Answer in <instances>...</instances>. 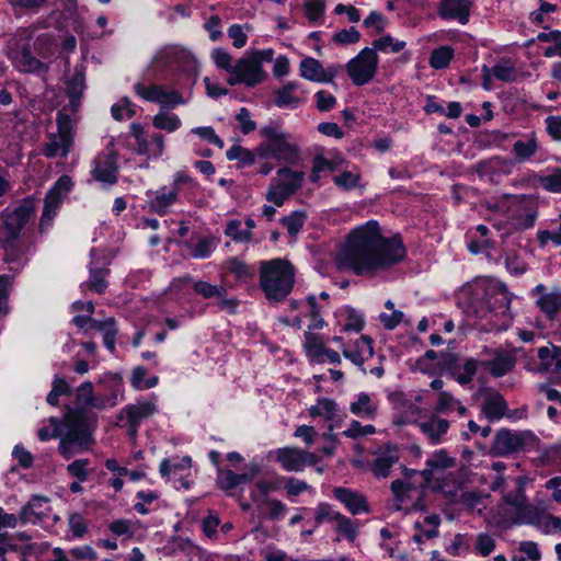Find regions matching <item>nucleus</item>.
Listing matches in <instances>:
<instances>
[{"instance_id": "obj_1", "label": "nucleus", "mask_w": 561, "mask_h": 561, "mask_svg": "<svg viewBox=\"0 0 561 561\" xmlns=\"http://www.w3.org/2000/svg\"><path fill=\"white\" fill-rule=\"evenodd\" d=\"M404 255L405 248L402 241L397 237L383 238L378 224L370 221L351 232L336 262L341 270L366 275L398 263Z\"/></svg>"}, {"instance_id": "obj_2", "label": "nucleus", "mask_w": 561, "mask_h": 561, "mask_svg": "<svg viewBox=\"0 0 561 561\" xmlns=\"http://www.w3.org/2000/svg\"><path fill=\"white\" fill-rule=\"evenodd\" d=\"M294 283L295 270L289 261L274 259L261 263L260 286L270 302L284 300L291 293Z\"/></svg>"}, {"instance_id": "obj_3", "label": "nucleus", "mask_w": 561, "mask_h": 561, "mask_svg": "<svg viewBox=\"0 0 561 561\" xmlns=\"http://www.w3.org/2000/svg\"><path fill=\"white\" fill-rule=\"evenodd\" d=\"M34 203L24 198L15 208H5L0 213V243L7 252L11 251L21 230L34 214Z\"/></svg>"}, {"instance_id": "obj_4", "label": "nucleus", "mask_w": 561, "mask_h": 561, "mask_svg": "<svg viewBox=\"0 0 561 561\" xmlns=\"http://www.w3.org/2000/svg\"><path fill=\"white\" fill-rule=\"evenodd\" d=\"M262 137L265 138L256 148L257 157L267 159L273 157L286 163H296L300 158L299 149L296 145L288 141V136L282 133L275 126H266L261 129Z\"/></svg>"}, {"instance_id": "obj_5", "label": "nucleus", "mask_w": 561, "mask_h": 561, "mask_svg": "<svg viewBox=\"0 0 561 561\" xmlns=\"http://www.w3.org/2000/svg\"><path fill=\"white\" fill-rule=\"evenodd\" d=\"M64 422L68 431L60 439L59 451L66 459H70L78 451L77 447L87 448L92 443V438L87 426L83 425L82 415L69 405H65Z\"/></svg>"}, {"instance_id": "obj_6", "label": "nucleus", "mask_w": 561, "mask_h": 561, "mask_svg": "<svg viewBox=\"0 0 561 561\" xmlns=\"http://www.w3.org/2000/svg\"><path fill=\"white\" fill-rule=\"evenodd\" d=\"M57 127V135H51L43 148L47 158L67 157L73 144V122L65 112L58 113Z\"/></svg>"}, {"instance_id": "obj_7", "label": "nucleus", "mask_w": 561, "mask_h": 561, "mask_svg": "<svg viewBox=\"0 0 561 561\" xmlns=\"http://www.w3.org/2000/svg\"><path fill=\"white\" fill-rule=\"evenodd\" d=\"M378 69V56L374 48L366 47L346 64V71L355 85L368 83Z\"/></svg>"}, {"instance_id": "obj_8", "label": "nucleus", "mask_w": 561, "mask_h": 561, "mask_svg": "<svg viewBox=\"0 0 561 561\" xmlns=\"http://www.w3.org/2000/svg\"><path fill=\"white\" fill-rule=\"evenodd\" d=\"M266 78V73L259 65L257 59H253L250 54L240 58L233 66L231 75L227 78L230 85L244 84L253 88L260 84Z\"/></svg>"}, {"instance_id": "obj_9", "label": "nucleus", "mask_w": 561, "mask_h": 561, "mask_svg": "<svg viewBox=\"0 0 561 561\" xmlns=\"http://www.w3.org/2000/svg\"><path fill=\"white\" fill-rule=\"evenodd\" d=\"M72 187V180L68 175L58 179L55 185L48 191L44 202V209L39 221V229L44 231L53 221L62 199Z\"/></svg>"}, {"instance_id": "obj_10", "label": "nucleus", "mask_w": 561, "mask_h": 561, "mask_svg": "<svg viewBox=\"0 0 561 561\" xmlns=\"http://www.w3.org/2000/svg\"><path fill=\"white\" fill-rule=\"evenodd\" d=\"M529 437L530 434L528 432H515L508 428H501L493 438L491 454L505 457L519 453L524 449Z\"/></svg>"}, {"instance_id": "obj_11", "label": "nucleus", "mask_w": 561, "mask_h": 561, "mask_svg": "<svg viewBox=\"0 0 561 561\" xmlns=\"http://www.w3.org/2000/svg\"><path fill=\"white\" fill-rule=\"evenodd\" d=\"M511 298L505 287L499 283L490 284L484 293L482 306L477 313L484 318L488 313L505 314L510 309Z\"/></svg>"}, {"instance_id": "obj_12", "label": "nucleus", "mask_w": 561, "mask_h": 561, "mask_svg": "<svg viewBox=\"0 0 561 561\" xmlns=\"http://www.w3.org/2000/svg\"><path fill=\"white\" fill-rule=\"evenodd\" d=\"M276 459L286 471H302L309 465H316L319 458L313 453L285 447L276 451Z\"/></svg>"}, {"instance_id": "obj_13", "label": "nucleus", "mask_w": 561, "mask_h": 561, "mask_svg": "<svg viewBox=\"0 0 561 561\" xmlns=\"http://www.w3.org/2000/svg\"><path fill=\"white\" fill-rule=\"evenodd\" d=\"M154 60L164 67L182 71H190L195 68V60L192 54L179 46L164 47L157 54Z\"/></svg>"}, {"instance_id": "obj_14", "label": "nucleus", "mask_w": 561, "mask_h": 561, "mask_svg": "<svg viewBox=\"0 0 561 561\" xmlns=\"http://www.w3.org/2000/svg\"><path fill=\"white\" fill-rule=\"evenodd\" d=\"M93 178L102 183L113 185L117 182L116 153L102 152L94 161Z\"/></svg>"}, {"instance_id": "obj_15", "label": "nucleus", "mask_w": 561, "mask_h": 561, "mask_svg": "<svg viewBox=\"0 0 561 561\" xmlns=\"http://www.w3.org/2000/svg\"><path fill=\"white\" fill-rule=\"evenodd\" d=\"M471 7L470 0H442L438 14L443 19H456L465 25L469 21Z\"/></svg>"}, {"instance_id": "obj_16", "label": "nucleus", "mask_w": 561, "mask_h": 561, "mask_svg": "<svg viewBox=\"0 0 561 561\" xmlns=\"http://www.w3.org/2000/svg\"><path fill=\"white\" fill-rule=\"evenodd\" d=\"M49 500L44 496L35 495L22 507L20 519L23 523H37L48 516L50 511L48 506Z\"/></svg>"}, {"instance_id": "obj_17", "label": "nucleus", "mask_w": 561, "mask_h": 561, "mask_svg": "<svg viewBox=\"0 0 561 561\" xmlns=\"http://www.w3.org/2000/svg\"><path fill=\"white\" fill-rule=\"evenodd\" d=\"M535 293L539 295L537 306L549 319H553L561 311V291L553 289L547 293L543 285H538Z\"/></svg>"}, {"instance_id": "obj_18", "label": "nucleus", "mask_w": 561, "mask_h": 561, "mask_svg": "<svg viewBox=\"0 0 561 561\" xmlns=\"http://www.w3.org/2000/svg\"><path fill=\"white\" fill-rule=\"evenodd\" d=\"M440 520L439 515L431 514L425 516L422 520L415 522V534L412 536L413 541L417 545H422L425 540L436 538L438 536Z\"/></svg>"}, {"instance_id": "obj_19", "label": "nucleus", "mask_w": 561, "mask_h": 561, "mask_svg": "<svg viewBox=\"0 0 561 561\" xmlns=\"http://www.w3.org/2000/svg\"><path fill=\"white\" fill-rule=\"evenodd\" d=\"M333 494L353 515L369 512L366 499L357 492L345 488H335Z\"/></svg>"}, {"instance_id": "obj_20", "label": "nucleus", "mask_w": 561, "mask_h": 561, "mask_svg": "<svg viewBox=\"0 0 561 561\" xmlns=\"http://www.w3.org/2000/svg\"><path fill=\"white\" fill-rule=\"evenodd\" d=\"M399 460V451L396 446H387L374 460L371 471L377 478H386L391 467Z\"/></svg>"}, {"instance_id": "obj_21", "label": "nucleus", "mask_w": 561, "mask_h": 561, "mask_svg": "<svg viewBox=\"0 0 561 561\" xmlns=\"http://www.w3.org/2000/svg\"><path fill=\"white\" fill-rule=\"evenodd\" d=\"M420 431L428 438L432 444H438L443 435L449 428V422L436 415L431 416L428 420L420 422Z\"/></svg>"}, {"instance_id": "obj_22", "label": "nucleus", "mask_w": 561, "mask_h": 561, "mask_svg": "<svg viewBox=\"0 0 561 561\" xmlns=\"http://www.w3.org/2000/svg\"><path fill=\"white\" fill-rule=\"evenodd\" d=\"M508 407L504 397L499 392L488 394L482 403V411L491 421L502 419Z\"/></svg>"}, {"instance_id": "obj_23", "label": "nucleus", "mask_w": 561, "mask_h": 561, "mask_svg": "<svg viewBox=\"0 0 561 561\" xmlns=\"http://www.w3.org/2000/svg\"><path fill=\"white\" fill-rule=\"evenodd\" d=\"M482 365L490 369L494 377H502L515 366V357L506 352L496 351L491 360L483 362Z\"/></svg>"}, {"instance_id": "obj_24", "label": "nucleus", "mask_w": 561, "mask_h": 561, "mask_svg": "<svg viewBox=\"0 0 561 561\" xmlns=\"http://www.w3.org/2000/svg\"><path fill=\"white\" fill-rule=\"evenodd\" d=\"M343 355L357 366H362L365 362V355L371 357L374 355L373 341L367 335H362L355 342L354 350H343Z\"/></svg>"}, {"instance_id": "obj_25", "label": "nucleus", "mask_w": 561, "mask_h": 561, "mask_svg": "<svg viewBox=\"0 0 561 561\" xmlns=\"http://www.w3.org/2000/svg\"><path fill=\"white\" fill-rule=\"evenodd\" d=\"M13 62L20 71L35 72L43 68V64L32 55L27 45L13 53Z\"/></svg>"}, {"instance_id": "obj_26", "label": "nucleus", "mask_w": 561, "mask_h": 561, "mask_svg": "<svg viewBox=\"0 0 561 561\" xmlns=\"http://www.w3.org/2000/svg\"><path fill=\"white\" fill-rule=\"evenodd\" d=\"M278 185L290 194L296 193L302 184L305 173L289 168H282L277 171Z\"/></svg>"}, {"instance_id": "obj_27", "label": "nucleus", "mask_w": 561, "mask_h": 561, "mask_svg": "<svg viewBox=\"0 0 561 561\" xmlns=\"http://www.w3.org/2000/svg\"><path fill=\"white\" fill-rule=\"evenodd\" d=\"M332 524L333 529L350 542H354L357 538L358 525L345 515L339 513L336 516H334Z\"/></svg>"}, {"instance_id": "obj_28", "label": "nucleus", "mask_w": 561, "mask_h": 561, "mask_svg": "<svg viewBox=\"0 0 561 561\" xmlns=\"http://www.w3.org/2000/svg\"><path fill=\"white\" fill-rule=\"evenodd\" d=\"M156 405L151 402H139L137 404L127 405L123 412L126 414L128 423H140L154 414Z\"/></svg>"}, {"instance_id": "obj_29", "label": "nucleus", "mask_w": 561, "mask_h": 561, "mask_svg": "<svg viewBox=\"0 0 561 561\" xmlns=\"http://www.w3.org/2000/svg\"><path fill=\"white\" fill-rule=\"evenodd\" d=\"M506 167H511L510 161L494 157L489 160L479 162L476 167V171L481 179H488L490 182H493L494 173L503 170Z\"/></svg>"}, {"instance_id": "obj_30", "label": "nucleus", "mask_w": 561, "mask_h": 561, "mask_svg": "<svg viewBox=\"0 0 561 561\" xmlns=\"http://www.w3.org/2000/svg\"><path fill=\"white\" fill-rule=\"evenodd\" d=\"M84 89V73L81 70H76L73 76L67 83V92L70 98V106L73 111H77L79 106V100Z\"/></svg>"}, {"instance_id": "obj_31", "label": "nucleus", "mask_w": 561, "mask_h": 561, "mask_svg": "<svg viewBox=\"0 0 561 561\" xmlns=\"http://www.w3.org/2000/svg\"><path fill=\"white\" fill-rule=\"evenodd\" d=\"M300 75L307 80L322 82L324 79V68L319 60L307 57L300 62Z\"/></svg>"}, {"instance_id": "obj_32", "label": "nucleus", "mask_w": 561, "mask_h": 561, "mask_svg": "<svg viewBox=\"0 0 561 561\" xmlns=\"http://www.w3.org/2000/svg\"><path fill=\"white\" fill-rule=\"evenodd\" d=\"M93 399V385L89 381L83 382L77 390V409L72 410L78 411L84 420V413L91 409Z\"/></svg>"}, {"instance_id": "obj_33", "label": "nucleus", "mask_w": 561, "mask_h": 561, "mask_svg": "<svg viewBox=\"0 0 561 561\" xmlns=\"http://www.w3.org/2000/svg\"><path fill=\"white\" fill-rule=\"evenodd\" d=\"M298 84L296 82H288L284 87L277 90L275 104L278 107H285L289 105H296L300 102V99L295 95Z\"/></svg>"}, {"instance_id": "obj_34", "label": "nucleus", "mask_w": 561, "mask_h": 561, "mask_svg": "<svg viewBox=\"0 0 561 561\" xmlns=\"http://www.w3.org/2000/svg\"><path fill=\"white\" fill-rule=\"evenodd\" d=\"M538 150V144L535 137H531L528 141L517 140L513 145V153L518 162L529 160L535 156Z\"/></svg>"}, {"instance_id": "obj_35", "label": "nucleus", "mask_w": 561, "mask_h": 561, "mask_svg": "<svg viewBox=\"0 0 561 561\" xmlns=\"http://www.w3.org/2000/svg\"><path fill=\"white\" fill-rule=\"evenodd\" d=\"M493 76L504 82H513L517 79V70L510 59H502L492 68Z\"/></svg>"}, {"instance_id": "obj_36", "label": "nucleus", "mask_w": 561, "mask_h": 561, "mask_svg": "<svg viewBox=\"0 0 561 561\" xmlns=\"http://www.w3.org/2000/svg\"><path fill=\"white\" fill-rule=\"evenodd\" d=\"M541 553L538 546L534 541H522L518 545L517 553L512 558V561H539Z\"/></svg>"}, {"instance_id": "obj_37", "label": "nucleus", "mask_w": 561, "mask_h": 561, "mask_svg": "<svg viewBox=\"0 0 561 561\" xmlns=\"http://www.w3.org/2000/svg\"><path fill=\"white\" fill-rule=\"evenodd\" d=\"M351 412L360 417H374L376 407L371 404L370 397L367 393H360L357 401L351 404Z\"/></svg>"}, {"instance_id": "obj_38", "label": "nucleus", "mask_w": 561, "mask_h": 561, "mask_svg": "<svg viewBox=\"0 0 561 561\" xmlns=\"http://www.w3.org/2000/svg\"><path fill=\"white\" fill-rule=\"evenodd\" d=\"M164 89L165 88L160 84H151L149 87H146L142 83L135 84V91L139 96L146 101L157 102L159 104H161L162 96H165Z\"/></svg>"}, {"instance_id": "obj_39", "label": "nucleus", "mask_w": 561, "mask_h": 561, "mask_svg": "<svg viewBox=\"0 0 561 561\" xmlns=\"http://www.w3.org/2000/svg\"><path fill=\"white\" fill-rule=\"evenodd\" d=\"M454 56V50L449 46H442L432 51L430 65L434 69L446 68Z\"/></svg>"}, {"instance_id": "obj_40", "label": "nucleus", "mask_w": 561, "mask_h": 561, "mask_svg": "<svg viewBox=\"0 0 561 561\" xmlns=\"http://www.w3.org/2000/svg\"><path fill=\"white\" fill-rule=\"evenodd\" d=\"M228 160H239L241 167L251 165L257 156L255 150L250 151L241 146H232L226 153Z\"/></svg>"}, {"instance_id": "obj_41", "label": "nucleus", "mask_w": 561, "mask_h": 561, "mask_svg": "<svg viewBox=\"0 0 561 561\" xmlns=\"http://www.w3.org/2000/svg\"><path fill=\"white\" fill-rule=\"evenodd\" d=\"M405 47V42L394 41L390 35H385L373 42L374 51L376 50L383 53H399Z\"/></svg>"}, {"instance_id": "obj_42", "label": "nucleus", "mask_w": 561, "mask_h": 561, "mask_svg": "<svg viewBox=\"0 0 561 561\" xmlns=\"http://www.w3.org/2000/svg\"><path fill=\"white\" fill-rule=\"evenodd\" d=\"M306 219V214L300 210L293 211L290 215L285 216L280 219L282 225H284L290 237H296L297 233L304 226Z\"/></svg>"}, {"instance_id": "obj_43", "label": "nucleus", "mask_w": 561, "mask_h": 561, "mask_svg": "<svg viewBox=\"0 0 561 561\" xmlns=\"http://www.w3.org/2000/svg\"><path fill=\"white\" fill-rule=\"evenodd\" d=\"M106 275H107V270H104V268L91 270L90 278L85 283V287L90 290L98 293V294H102L107 287V282L105 279Z\"/></svg>"}, {"instance_id": "obj_44", "label": "nucleus", "mask_w": 561, "mask_h": 561, "mask_svg": "<svg viewBox=\"0 0 561 561\" xmlns=\"http://www.w3.org/2000/svg\"><path fill=\"white\" fill-rule=\"evenodd\" d=\"M152 123L156 128L164 129L170 133L176 130L181 125V121L176 115H171L163 112L157 114L153 117Z\"/></svg>"}, {"instance_id": "obj_45", "label": "nucleus", "mask_w": 561, "mask_h": 561, "mask_svg": "<svg viewBox=\"0 0 561 561\" xmlns=\"http://www.w3.org/2000/svg\"><path fill=\"white\" fill-rule=\"evenodd\" d=\"M336 413V404L333 400L321 399L317 404L310 409L311 416H325L328 420H333Z\"/></svg>"}, {"instance_id": "obj_46", "label": "nucleus", "mask_w": 561, "mask_h": 561, "mask_svg": "<svg viewBox=\"0 0 561 561\" xmlns=\"http://www.w3.org/2000/svg\"><path fill=\"white\" fill-rule=\"evenodd\" d=\"M426 466L435 470H445L455 466V459L445 450H438L427 459Z\"/></svg>"}, {"instance_id": "obj_47", "label": "nucleus", "mask_w": 561, "mask_h": 561, "mask_svg": "<svg viewBox=\"0 0 561 561\" xmlns=\"http://www.w3.org/2000/svg\"><path fill=\"white\" fill-rule=\"evenodd\" d=\"M391 491L394 495L396 504L394 510L396 511H403L407 506H404V503L409 499V492L407 491V486L403 484L402 480H394L391 482Z\"/></svg>"}, {"instance_id": "obj_48", "label": "nucleus", "mask_w": 561, "mask_h": 561, "mask_svg": "<svg viewBox=\"0 0 561 561\" xmlns=\"http://www.w3.org/2000/svg\"><path fill=\"white\" fill-rule=\"evenodd\" d=\"M225 233L232 238L234 241L248 242L251 240V232L249 230H241L240 220H231L228 222Z\"/></svg>"}, {"instance_id": "obj_49", "label": "nucleus", "mask_w": 561, "mask_h": 561, "mask_svg": "<svg viewBox=\"0 0 561 561\" xmlns=\"http://www.w3.org/2000/svg\"><path fill=\"white\" fill-rule=\"evenodd\" d=\"M359 181V174L353 173L350 171H344L339 175L333 176V182L335 185L343 190H352L357 186Z\"/></svg>"}, {"instance_id": "obj_50", "label": "nucleus", "mask_w": 561, "mask_h": 561, "mask_svg": "<svg viewBox=\"0 0 561 561\" xmlns=\"http://www.w3.org/2000/svg\"><path fill=\"white\" fill-rule=\"evenodd\" d=\"M539 184L549 192L560 193L561 192V169L550 175H543L539 178Z\"/></svg>"}, {"instance_id": "obj_51", "label": "nucleus", "mask_w": 561, "mask_h": 561, "mask_svg": "<svg viewBox=\"0 0 561 561\" xmlns=\"http://www.w3.org/2000/svg\"><path fill=\"white\" fill-rule=\"evenodd\" d=\"M176 199V192H170L168 194L161 193L150 203L151 208L160 215H163L169 205Z\"/></svg>"}, {"instance_id": "obj_52", "label": "nucleus", "mask_w": 561, "mask_h": 561, "mask_svg": "<svg viewBox=\"0 0 561 561\" xmlns=\"http://www.w3.org/2000/svg\"><path fill=\"white\" fill-rule=\"evenodd\" d=\"M211 57L218 68L226 70L229 76L231 75L234 64H232L231 56L225 49L216 48L213 50Z\"/></svg>"}, {"instance_id": "obj_53", "label": "nucleus", "mask_w": 561, "mask_h": 561, "mask_svg": "<svg viewBox=\"0 0 561 561\" xmlns=\"http://www.w3.org/2000/svg\"><path fill=\"white\" fill-rule=\"evenodd\" d=\"M307 353L312 357H320L324 351V345L321 337L317 334L306 333V344Z\"/></svg>"}, {"instance_id": "obj_54", "label": "nucleus", "mask_w": 561, "mask_h": 561, "mask_svg": "<svg viewBox=\"0 0 561 561\" xmlns=\"http://www.w3.org/2000/svg\"><path fill=\"white\" fill-rule=\"evenodd\" d=\"M359 38V32L353 26L350 28H343L333 35V41L341 45L355 44Z\"/></svg>"}, {"instance_id": "obj_55", "label": "nucleus", "mask_w": 561, "mask_h": 561, "mask_svg": "<svg viewBox=\"0 0 561 561\" xmlns=\"http://www.w3.org/2000/svg\"><path fill=\"white\" fill-rule=\"evenodd\" d=\"M291 195L293 194H290L288 191L276 184L270 186L266 193V199L276 206H282Z\"/></svg>"}, {"instance_id": "obj_56", "label": "nucleus", "mask_w": 561, "mask_h": 561, "mask_svg": "<svg viewBox=\"0 0 561 561\" xmlns=\"http://www.w3.org/2000/svg\"><path fill=\"white\" fill-rule=\"evenodd\" d=\"M340 512L334 511L330 505L325 503L319 504L314 511L316 526H319L325 520L332 523L334 520V516H336Z\"/></svg>"}, {"instance_id": "obj_57", "label": "nucleus", "mask_w": 561, "mask_h": 561, "mask_svg": "<svg viewBox=\"0 0 561 561\" xmlns=\"http://www.w3.org/2000/svg\"><path fill=\"white\" fill-rule=\"evenodd\" d=\"M539 527L545 534L561 533V518L553 515H545L539 520Z\"/></svg>"}, {"instance_id": "obj_58", "label": "nucleus", "mask_w": 561, "mask_h": 561, "mask_svg": "<svg viewBox=\"0 0 561 561\" xmlns=\"http://www.w3.org/2000/svg\"><path fill=\"white\" fill-rule=\"evenodd\" d=\"M495 548V540L488 534L477 536L476 550L483 557L489 556Z\"/></svg>"}, {"instance_id": "obj_59", "label": "nucleus", "mask_w": 561, "mask_h": 561, "mask_svg": "<svg viewBox=\"0 0 561 561\" xmlns=\"http://www.w3.org/2000/svg\"><path fill=\"white\" fill-rule=\"evenodd\" d=\"M317 100V108L320 112H328L332 110L336 103V99L334 95L328 93L324 90H320L314 94Z\"/></svg>"}, {"instance_id": "obj_60", "label": "nucleus", "mask_w": 561, "mask_h": 561, "mask_svg": "<svg viewBox=\"0 0 561 561\" xmlns=\"http://www.w3.org/2000/svg\"><path fill=\"white\" fill-rule=\"evenodd\" d=\"M305 10L310 21L320 19L324 11V2L321 0H306Z\"/></svg>"}, {"instance_id": "obj_61", "label": "nucleus", "mask_w": 561, "mask_h": 561, "mask_svg": "<svg viewBox=\"0 0 561 561\" xmlns=\"http://www.w3.org/2000/svg\"><path fill=\"white\" fill-rule=\"evenodd\" d=\"M457 404L458 401L450 393L442 391L438 396V402L435 411L438 413L449 412L453 411Z\"/></svg>"}, {"instance_id": "obj_62", "label": "nucleus", "mask_w": 561, "mask_h": 561, "mask_svg": "<svg viewBox=\"0 0 561 561\" xmlns=\"http://www.w3.org/2000/svg\"><path fill=\"white\" fill-rule=\"evenodd\" d=\"M89 465L88 459H78L68 465L67 470L72 476L78 478L80 481H84L88 477L87 466Z\"/></svg>"}, {"instance_id": "obj_63", "label": "nucleus", "mask_w": 561, "mask_h": 561, "mask_svg": "<svg viewBox=\"0 0 561 561\" xmlns=\"http://www.w3.org/2000/svg\"><path fill=\"white\" fill-rule=\"evenodd\" d=\"M558 346H542L538 350V358L542 362V369L548 370L554 366V354Z\"/></svg>"}, {"instance_id": "obj_64", "label": "nucleus", "mask_w": 561, "mask_h": 561, "mask_svg": "<svg viewBox=\"0 0 561 561\" xmlns=\"http://www.w3.org/2000/svg\"><path fill=\"white\" fill-rule=\"evenodd\" d=\"M477 360L476 359H468L463 364V373H460L456 376V380L460 385H467L469 383L477 371Z\"/></svg>"}]
</instances>
